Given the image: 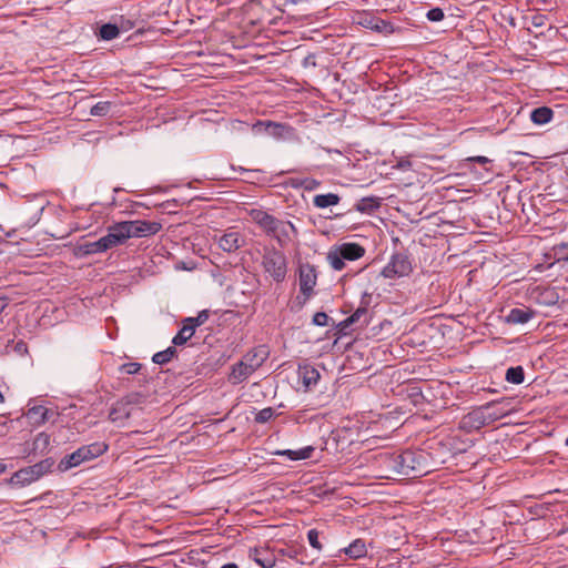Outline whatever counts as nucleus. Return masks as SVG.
I'll use <instances>...</instances> for the list:
<instances>
[{
	"instance_id": "f257e3e1",
	"label": "nucleus",
	"mask_w": 568,
	"mask_h": 568,
	"mask_svg": "<svg viewBox=\"0 0 568 568\" xmlns=\"http://www.w3.org/2000/svg\"><path fill=\"white\" fill-rule=\"evenodd\" d=\"M161 225L148 221H125L116 223L109 227L106 235L92 242H84L78 245L79 255H92L106 252L118 245L123 244L131 237H144L159 232Z\"/></svg>"
},
{
	"instance_id": "f03ea898",
	"label": "nucleus",
	"mask_w": 568,
	"mask_h": 568,
	"mask_svg": "<svg viewBox=\"0 0 568 568\" xmlns=\"http://www.w3.org/2000/svg\"><path fill=\"white\" fill-rule=\"evenodd\" d=\"M425 456L422 453L405 450L403 453H384L378 457L381 468L386 471V477L394 475H414L426 473L424 466Z\"/></svg>"
},
{
	"instance_id": "7ed1b4c3",
	"label": "nucleus",
	"mask_w": 568,
	"mask_h": 568,
	"mask_svg": "<svg viewBox=\"0 0 568 568\" xmlns=\"http://www.w3.org/2000/svg\"><path fill=\"white\" fill-rule=\"evenodd\" d=\"M106 448L108 446L104 443L100 442L82 446L72 454L67 455L63 459H61V462L59 463V469L65 471L73 467H77L84 462L101 456L106 450Z\"/></svg>"
},
{
	"instance_id": "20e7f679",
	"label": "nucleus",
	"mask_w": 568,
	"mask_h": 568,
	"mask_svg": "<svg viewBox=\"0 0 568 568\" xmlns=\"http://www.w3.org/2000/svg\"><path fill=\"white\" fill-rule=\"evenodd\" d=\"M262 266L275 282H283L287 273V261L283 252L272 247L264 250Z\"/></svg>"
},
{
	"instance_id": "39448f33",
	"label": "nucleus",
	"mask_w": 568,
	"mask_h": 568,
	"mask_svg": "<svg viewBox=\"0 0 568 568\" xmlns=\"http://www.w3.org/2000/svg\"><path fill=\"white\" fill-rule=\"evenodd\" d=\"M412 272V264L408 257L404 254H395L390 261L385 265L382 275L386 278H396L407 276Z\"/></svg>"
},
{
	"instance_id": "423d86ee",
	"label": "nucleus",
	"mask_w": 568,
	"mask_h": 568,
	"mask_svg": "<svg viewBox=\"0 0 568 568\" xmlns=\"http://www.w3.org/2000/svg\"><path fill=\"white\" fill-rule=\"evenodd\" d=\"M50 466L51 464L48 460H44L30 467L22 468L14 473L12 476V481L23 486L29 485L44 475L49 470Z\"/></svg>"
},
{
	"instance_id": "0eeeda50",
	"label": "nucleus",
	"mask_w": 568,
	"mask_h": 568,
	"mask_svg": "<svg viewBox=\"0 0 568 568\" xmlns=\"http://www.w3.org/2000/svg\"><path fill=\"white\" fill-rule=\"evenodd\" d=\"M252 130L255 134H266L275 139H282L292 131V129L285 124L270 121H260L253 125Z\"/></svg>"
},
{
	"instance_id": "6e6552de",
	"label": "nucleus",
	"mask_w": 568,
	"mask_h": 568,
	"mask_svg": "<svg viewBox=\"0 0 568 568\" xmlns=\"http://www.w3.org/2000/svg\"><path fill=\"white\" fill-rule=\"evenodd\" d=\"M316 273L313 266L303 265L300 267V290L307 300L316 285Z\"/></svg>"
},
{
	"instance_id": "1a4fd4ad",
	"label": "nucleus",
	"mask_w": 568,
	"mask_h": 568,
	"mask_svg": "<svg viewBox=\"0 0 568 568\" xmlns=\"http://www.w3.org/2000/svg\"><path fill=\"white\" fill-rule=\"evenodd\" d=\"M245 244L244 236L237 231H229L219 240L220 247L227 253L237 251Z\"/></svg>"
},
{
	"instance_id": "9d476101",
	"label": "nucleus",
	"mask_w": 568,
	"mask_h": 568,
	"mask_svg": "<svg viewBox=\"0 0 568 568\" xmlns=\"http://www.w3.org/2000/svg\"><path fill=\"white\" fill-rule=\"evenodd\" d=\"M297 373L305 390L316 386L321 377L318 371L310 364L300 365Z\"/></svg>"
},
{
	"instance_id": "9b49d317",
	"label": "nucleus",
	"mask_w": 568,
	"mask_h": 568,
	"mask_svg": "<svg viewBox=\"0 0 568 568\" xmlns=\"http://www.w3.org/2000/svg\"><path fill=\"white\" fill-rule=\"evenodd\" d=\"M254 371L252 369V365L247 366V364H244L242 361L234 364L232 366L231 373L229 375V382L233 385L241 384L245 382Z\"/></svg>"
},
{
	"instance_id": "f8f14e48",
	"label": "nucleus",
	"mask_w": 568,
	"mask_h": 568,
	"mask_svg": "<svg viewBox=\"0 0 568 568\" xmlns=\"http://www.w3.org/2000/svg\"><path fill=\"white\" fill-rule=\"evenodd\" d=\"M336 248L339 255L347 261H356L365 254V248L356 243H343Z\"/></svg>"
},
{
	"instance_id": "ddd939ff",
	"label": "nucleus",
	"mask_w": 568,
	"mask_h": 568,
	"mask_svg": "<svg viewBox=\"0 0 568 568\" xmlns=\"http://www.w3.org/2000/svg\"><path fill=\"white\" fill-rule=\"evenodd\" d=\"M294 232L295 227L291 222L280 220L271 236L276 239L278 243L283 245L290 240L291 233Z\"/></svg>"
},
{
	"instance_id": "4468645a",
	"label": "nucleus",
	"mask_w": 568,
	"mask_h": 568,
	"mask_svg": "<svg viewBox=\"0 0 568 568\" xmlns=\"http://www.w3.org/2000/svg\"><path fill=\"white\" fill-rule=\"evenodd\" d=\"M314 452V447L306 446L300 449H283V450H276L274 455L276 456H285L290 460H303L308 459Z\"/></svg>"
},
{
	"instance_id": "2eb2a0df",
	"label": "nucleus",
	"mask_w": 568,
	"mask_h": 568,
	"mask_svg": "<svg viewBox=\"0 0 568 568\" xmlns=\"http://www.w3.org/2000/svg\"><path fill=\"white\" fill-rule=\"evenodd\" d=\"M534 316V312L528 308H513L506 316L508 324H526Z\"/></svg>"
},
{
	"instance_id": "dca6fc26",
	"label": "nucleus",
	"mask_w": 568,
	"mask_h": 568,
	"mask_svg": "<svg viewBox=\"0 0 568 568\" xmlns=\"http://www.w3.org/2000/svg\"><path fill=\"white\" fill-rule=\"evenodd\" d=\"M486 410L484 406H479L478 408L470 412L464 419L465 424H469L471 427L477 429L488 425V420H486Z\"/></svg>"
},
{
	"instance_id": "f3484780",
	"label": "nucleus",
	"mask_w": 568,
	"mask_h": 568,
	"mask_svg": "<svg viewBox=\"0 0 568 568\" xmlns=\"http://www.w3.org/2000/svg\"><path fill=\"white\" fill-rule=\"evenodd\" d=\"M554 118V111L548 106H539L530 112V120L536 125L549 123Z\"/></svg>"
},
{
	"instance_id": "a211bd4d",
	"label": "nucleus",
	"mask_w": 568,
	"mask_h": 568,
	"mask_svg": "<svg viewBox=\"0 0 568 568\" xmlns=\"http://www.w3.org/2000/svg\"><path fill=\"white\" fill-rule=\"evenodd\" d=\"M266 352H264L263 349H253L246 353L241 361L244 364H247V366L252 365V369L255 372L258 367L263 365V363L266 359Z\"/></svg>"
},
{
	"instance_id": "6ab92c4d",
	"label": "nucleus",
	"mask_w": 568,
	"mask_h": 568,
	"mask_svg": "<svg viewBox=\"0 0 568 568\" xmlns=\"http://www.w3.org/2000/svg\"><path fill=\"white\" fill-rule=\"evenodd\" d=\"M250 557L262 568H272L275 565L273 556L263 549L252 550Z\"/></svg>"
},
{
	"instance_id": "aec40b11",
	"label": "nucleus",
	"mask_w": 568,
	"mask_h": 568,
	"mask_svg": "<svg viewBox=\"0 0 568 568\" xmlns=\"http://www.w3.org/2000/svg\"><path fill=\"white\" fill-rule=\"evenodd\" d=\"M339 203V196L334 193L317 194L313 199L314 206L318 209H325L328 206L337 205Z\"/></svg>"
},
{
	"instance_id": "412c9836",
	"label": "nucleus",
	"mask_w": 568,
	"mask_h": 568,
	"mask_svg": "<svg viewBox=\"0 0 568 568\" xmlns=\"http://www.w3.org/2000/svg\"><path fill=\"white\" fill-rule=\"evenodd\" d=\"M195 329L193 326L183 321V326L178 332V334L173 337L172 343L175 346L184 345L191 337L194 335Z\"/></svg>"
},
{
	"instance_id": "4be33fe9",
	"label": "nucleus",
	"mask_w": 568,
	"mask_h": 568,
	"mask_svg": "<svg viewBox=\"0 0 568 568\" xmlns=\"http://www.w3.org/2000/svg\"><path fill=\"white\" fill-rule=\"evenodd\" d=\"M345 554L354 559L365 557L367 554L365 542L361 539L354 540L347 548H345Z\"/></svg>"
},
{
	"instance_id": "5701e85b",
	"label": "nucleus",
	"mask_w": 568,
	"mask_h": 568,
	"mask_svg": "<svg viewBox=\"0 0 568 568\" xmlns=\"http://www.w3.org/2000/svg\"><path fill=\"white\" fill-rule=\"evenodd\" d=\"M484 406V409L486 410V420H488V425L503 418L504 416H506V410L504 409H499L496 407V403L495 402H490V403H487Z\"/></svg>"
},
{
	"instance_id": "b1692460",
	"label": "nucleus",
	"mask_w": 568,
	"mask_h": 568,
	"mask_svg": "<svg viewBox=\"0 0 568 568\" xmlns=\"http://www.w3.org/2000/svg\"><path fill=\"white\" fill-rule=\"evenodd\" d=\"M367 310L364 307L357 308L349 317L343 322V327H348L353 324L361 323L362 326L367 323Z\"/></svg>"
},
{
	"instance_id": "393cba45",
	"label": "nucleus",
	"mask_w": 568,
	"mask_h": 568,
	"mask_svg": "<svg viewBox=\"0 0 568 568\" xmlns=\"http://www.w3.org/2000/svg\"><path fill=\"white\" fill-rule=\"evenodd\" d=\"M33 452L44 455L48 452L50 445V436L45 433H39L33 440Z\"/></svg>"
},
{
	"instance_id": "a878e982",
	"label": "nucleus",
	"mask_w": 568,
	"mask_h": 568,
	"mask_svg": "<svg viewBox=\"0 0 568 568\" xmlns=\"http://www.w3.org/2000/svg\"><path fill=\"white\" fill-rule=\"evenodd\" d=\"M378 206L379 202L376 197H363L355 204V209L362 213H371Z\"/></svg>"
},
{
	"instance_id": "bb28decb",
	"label": "nucleus",
	"mask_w": 568,
	"mask_h": 568,
	"mask_svg": "<svg viewBox=\"0 0 568 568\" xmlns=\"http://www.w3.org/2000/svg\"><path fill=\"white\" fill-rule=\"evenodd\" d=\"M120 34V28L113 23H105L99 29V37L102 40L110 41Z\"/></svg>"
},
{
	"instance_id": "cd10ccee",
	"label": "nucleus",
	"mask_w": 568,
	"mask_h": 568,
	"mask_svg": "<svg viewBox=\"0 0 568 568\" xmlns=\"http://www.w3.org/2000/svg\"><path fill=\"white\" fill-rule=\"evenodd\" d=\"M176 354L174 346H170L164 351L158 352L153 355L152 361L155 364L163 365L169 363Z\"/></svg>"
},
{
	"instance_id": "c85d7f7f",
	"label": "nucleus",
	"mask_w": 568,
	"mask_h": 568,
	"mask_svg": "<svg viewBox=\"0 0 568 568\" xmlns=\"http://www.w3.org/2000/svg\"><path fill=\"white\" fill-rule=\"evenodd\" d=\"M524 369L521 366L509 367L506 372V381L511 384H521L524 382Z\"/></svg>"
},
{
	"instance_id": "c756f323",
	"label": "nucleus",
	"mask_w": 568,
	"mask_h": 568,
	"mask_svg": "<svg viewBox=\"0 0 568 568\" xmlns=\"http://www.w3.org/2000/svg\"><path fill=\"white\" fill-rule=\"evenodd\" d=\"M327 260L331 264V266L335 270V271H342L345 266V263H344V258L339 255V252L338 250L335 247V248H332L328 253H327Z\"/></svg>"
},
{
	"instance_id": "7c9ffc66",
	"label": "nucleus",
	"mask_w": 568,
	"mask_h": 568,
	"mask_svg": "<svg viewBox=\"0 0 568 568\" xmlns=\"http://www.w3.org/2000/svg\"><path fill=\"white\" fill-rule=\"evenodd\" d=\"M49 410L43 406H34L29 409L28 416L31 419H36L38 423H44L48 419Z\"/></svg>"
},
{
	"instance_id": "2f4dec72",
	"label": "nucleus",
	"mask_w": 568,
	"mask_h": 568,
	"mask_svg": "<svg viewBox=\"0 0 568 568\" xmlns=\"http://www.w3.org/2000/svg\"><path fill=\"white\" fill-rule=\"evenodd\" d=\"M293 185L294 186H301L305 191H314V190H316L321 185V182L315 180V179H313V178H304V179L296 180L293 183Z\"/></svg>"
},
{
	"instance_id": "473e14b6",
	"label": "nucleus",
	"mask_w": 568,
	"mask_h": 568,
	"mask_svg": "<svg viewBox=\"0 0 568 568\" xmlns=\"http://www.w3.org/2000/svg\"><path fill=\"white\" fill-rule=\"evenodd\" d=\"M373 30L379 33L389 34L394 32V27L392 26L390 22L383 20L382 18L376 16Z\"/></svg>"
},
{
	"instance_id": "72a5a7b5",
	"label": "nucleus",
	"mask_w": 568,
	"mask_h": 568,
	"mask_svg": "<svg viewBox=\"0 0 568 568\" xmlns=\"http://www.w3.org/2000/svg\"><path fill=\"white\" fill-rule=\"evenodd\" d=\"M250 216L254 223L262 227L272 215L262 210H252Z\"/></svg>"
},
{
	"instance_id": "f704fd0d",
	"label": "nucleus",
	"mask_w": 568,
	"mask_h": 568,
	"mask_svg": "<svg viewBox=\"0 0 568 568\" xmlns=\"http://www.w3.org/2000/svg\"><path fill=\"white\" fill-rule=\"evenodd\" d=\"M209 318V312L207 311H201L196 317H186L184 321L190 324L191 326H193L194 329H196V327L203 325Z\"/></svg>"
},
{
	"instance_id": "c9c22d12",
	"label": "nucleus",
	"mask_w": 568,
	"mask_h": 568,
	"mask_svg": "<svg viewBox=\"0 0 568 568\" xmlns=\"http://www.w3.org/2000/svg\"><path fill=\"white\" fill-rule=\"evenodd\" d=\"M274 416H275V410H274V408H272V407H266V408L261 409V410L256 414V416H255V422H256V423H260V424H264V423H267L268 420H271Z\"/></svg>"
},
{
	"instance_id": "e433bc0d",
	"label": "nucleus",
	"mask_w": 568,
	"mask_h": 568,
	"mask_svg": "<svg viewBox=\"0 0 568 568\" xmlns=\"http://www.w3.org/2000/svg\"><path fill=\"white\" fill-rule=\"evenodd\" d=\"M376 16L365 12L358 16L357 23L366 29L373 30L375 24Z\"/></svg>"
},
{
	"instance_id": "4c0bfd02",
	"label": "nucleus",
	"mask_w": 568,
	"mask_h": 568,
	"mask_svg": "<svg viewBox=\"0 0 568 568\" xmlns=\"http://www.w3.org/2000/svg\"><path fill=\"white\" fill-rule=\"evenodd\" d=\"M111 108V103L110 102H106V101H103V102H98L97 104H94L92 108H91V115L93 116H103L105 115L109 110Z\"/></svg>"
},
{
	"instance_id": "58836bf2",
	"label": "nucleus",
	"mask_w": 568,
	"mask_h": 568,
	"mask_svg": "<svg viewBox=\"0 0 568 568\" xmlns=\"http://www.w3.org/2000/svg\"><path fill=\"white\" fill-rule=\"evenodd\" d=\"M307 539H308V542L310 545L316 549V550H321L322 549V545L321 542L318 541V532L317 530L315 529H311L308 530L307 532Z\"/></svg>"
},
{
	"instance_id": "ea45409f",
	"label": "nucleus",
	"mask_w": 568,
	"mask_h": 568,
	"mask_svg": "<svg viewBox=\"0 0 568 568\" xmlns=\"http://www.w3.org/2000/svg\"><path fill=\"white\" fill-rule=\"evenodd\" d=\"M141 368V364L139 363H125L120 366V372L133 375L136 374Z\"/></svg>"
},
{
	"instance_id": "a19ab883",
	"label": "nucleus",
	"mask_w": 568,
	"mask_h": 568,
	"mask_svg": "<svg viewBox=\"0 0 568 568\" xmlns=\"http://www.w3.org/2000/svg\"><path fill=\"white\" fill-rule=\"evenodd\" d=\"M426 17L429 21L438 22L444 19V11L440 8H433L427 12Z\"/></svg>"
},
{
	"instance_id": "79ce46f5",
	"label": "nucleus",
	"mask_w": 568,
	"mask_h": 568,
	"mask_svg": "<svg viewBox=\"0 0 568 568\" xmlns=\"http://www.w3.org/2000/svg\"><path fill=\"white\" fill-rule=\"evenodd\" d=\"M313 324L317 326H326L328 324V315L324 312H317L313 316Z\"/></svg>"
},
{
	"instance_id": "37998d69",
	"label": "nucleus",
	"mask_w": 568,
	"mask_h": 568,
	"mask_svg": "<svg viewBox=\"0 0 568 568\" xmlns=\"http://www.w3.org/2000/svg\"><path fill=\"white\" fill-rule=\"evenodd\" d=\"M278 219L274 217L273 215L270 217V220L263 224L261 229H263L268 235H271L278 223Z\"/></svg>"
},
{
	"instance_id": "c03bdc74",
	"label": "nucleus",
	"mask_w": 568,
	"mask_h": 568,
	"mask_svg": "<svg viewBox=\"0 0 568 568\" xmlns=\"http://www.w3.org/2000/svg\"><path fill=\"white\" fill-rule=\"evenodd\" d=\"M532 26L535 27H542L545 24V17L544 16H534L531 20Z\"/></svg>"
},
{
	"instance_id": "a18cd8bd",
	"label": "nucleus",
	"mask_w": 568,
	"mask_h": 568,
	"mask_svg": "<svg viewBox=\"0 0 568 568\" xmlns=\"http://www.w3.org/2000/svg\"><path fill=\"white\" fill-rule=\"evenodd\" d=\"M396 168H398L402 171H406L410 168V162L408 160H400L396 164Z\"/></svg>"
},
{
	"instance_id": "49530a36",
	"label": "nucleus",
	"mask_w": 568,
	"mask_h": 568,
	"mask_svg": "<svg viewBox=\"0 0 568 568\" xmlns=\"http://www.w3.org/2000/svg\"><path fill=\"white\" fill-rule=\"evenodd\" d=\"M473 160H475L479 163H483V164L488 162V159L485 156H477V158H474Z\"/></svg>"
},
{
	"instance_id": "de8ad7c7",
	"label": "nucleus",
	"mask_w": 568,
	"mask_h": 568,
	"mask_svg": "<svg viewBox=\"0 0 568 568\" xmlns=\"http://www.w3.org/2000/svg\"><path fill=\"white\" fill-rule=\"evenodd\" d=\"M17 349H18L19 352L26 351V349H27L26 344H24V343H22V342H21V343H18V344H17Z\"/></svg>"
},
{
	"instance_id": "09e8293b",
	"label": "nucleus",
	"mask_w": 568,
	"mask_h": 568,
	"mask_svg": "<svg viewBox=\"0 0 568 568\" xmlns=\"http://www.w3.org/2000/svg\"><path fill=\"white\" fill-rule=\"evenodd\" d=\"M221 568H239V567L236 564L230 562V564L223 565Z\"/></svg>"
},
{
	"instance_id": "8fccbe9b",
	"label": "nucleus",
	"mask_w": 568,
	"mask_h": 568,
	"mask_svg": "<svg viewBox=\"0 0 568 568\" xmlns=\"http://www.w3.org/2000/svg\"><path fill=\"white\" fill-rule=\"evenodd\" d=\"M121 27L123 30H129L132 28V23L130 21H128L126 23L122 24Z\"/></svg>"
},
{
	"instance_id": "3c124183",
	"label": "nucleus",
	"mask_w": 568,
	"mask_h": 568,
	"mask_svg": "<svg viewBox=\"0 0 568 568\" xmlns=\"http://www.w3.org/2000/svg\"><path fill=\"white\" fill-rule=\"evenodd\" d=\"M6 469V466L3 464H0V474L3 473Z\"/></svg>"
},
{
	"instance_id": "603ef678",
	"label": "nucleus",
	"mask_w": 568,
	"mask_h": 568,
	"mask_svg": "<svg viewBox=\"0 0 568 568\" xmlns=\"http://www.w3.org/2000/svg\"><path fill=\"white\" fill-rule=\"evenodd\" d=\"M114 414H115V409H113V410L111 412V414H110V416H111V418H112V419H115Z\"/></svg>"
},
{
	"instance_id": "864d4df0",
	"label": "nucleus",
	"mask_w": 568,
	"mask_h": 568,
	"mask_svg": "<svg viewBox=\"0 0 568 568\" xmlns=\"http://www.w3.org/2000/svg\"><path fill=\"white\" fill-rule=\"evenodd\" d=\"M4 308V304L0 301V312H2Z\"/></svg>"
},
{
	"instance_id": "5fc2aeb1",
	"label": "nucleus",
	"mask_w": 568,
	"mask_h": 568,
	"mask_svg": "<svg viewBox=\"0 0 568 568\" xmlns=\"http://www.w3.org/2000/svg\"><path fill=\"white\" fill-rule=\"evenodd\" d=\"M566 446H568V437L566 438V442H565Z\"/></svg>"
},
{
	"instance_id": "6e6d98bb",
	"label": "nucleus",
	"mask_w": 568,
	"mask_h": 568,
	"mask_svg": "<svg viewBox=\"0 0 568 568\" xmlns=\"http://www.w3.org/2000/svg\"><path fill=\"white\" fill-rule=\"evenodd\" d=\"M0 231H2V225L0 224Z\"/></svg>"
}]
</instances>
